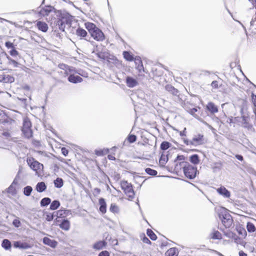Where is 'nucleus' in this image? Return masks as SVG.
Wrapping results in <instances>:
<instances>
[{
	"label": "nucleus",
	"instance_id": "1",
	"mask_svg": "<svg viewBox=\"0 0 256 256\" xmlns=\"http://www.w3.org/2000/svg\"><path fill=\"white\" fill-rule=\"evenodd\" d=\"M57 16L58 17L54 23L58 28L62 32L64 31L66 24L68 22V16L66 14H62L61 12L58 10Z\"/></svg>",
	"mask_w": 256,
	"mask_h": 256
},
{
	"label": "nucleus",
	"instance_id": "2",
	"mask_svg": "<svg viewBox=\"0 0 256 256\" xmlns=\"http://www.w3.org/2000/svg\"><path fill=\"white\" fill-rule=\"evenodd\" d=\"M182 170L185 176L190 178H194L197 174L196 168L190 165L189 163H182Z\"/></svg>",
	"mask_w": 256,
	"mask_h": 256
},
{
	"label": "nucleus",
	"instance_id": "3",
	"mask_svg": "<svg viewBox=\"0 0 256 256\" xmlns=\"http://www.w3.org/2000/svg\"><path fill=\"white\" fill-rule=\"evenodd\" d=\"M44 2V0H43L42 4V5ZM37 14L40 17H44L49 15L50 12H54L56 13H58V11L52 6L50 5L45 6L44 7H42L40 6L37 9Z\"/></svg>",
	"mask_w": 256,
	"mask_h": 256
},
{
	"label": "nucleus",
	"instance_id": "4",
	"mask_svg": "<svg viewBox=\"0 0 256 256\" xmlns=\"http://www.w3.org/2000/svg\"><path fill=\"white\" fill-rule=\"evenodd\" d=\"M27 162L30 168L37 173L40 172L43 170V164L36 160L33 158H28Z\"/></svg>",
	"mask_w": 256,
	"mask_h": 256
},
{
	"label": "nucleus",
	"instance_id": "5",
	"mask_svg": "<svg viewBox=\"0 0 256 256\" xmlns=\"http://www.w3.org/2000/svg\"><path fill=\"white\" fill-rule=\"evenodd\" d=\"M120 185L122 188L124 190L126 194L129 198H132L134 197V193L132 185L126 180L121 182Z\"/></svg>",
	"mask_w": 256,
	"mask_h": 256
},
{
	"label": "nucleus",
	"instance_id": "6",
	"mask_svg": "<svg viewBox=\"0 0 256 256\" xmlns=\"http://www.w3.org/2000/svg\"><path fill=\"white\" fill-rule=\"evenodd\" d=\"M219 216L226 228H230L232 226V217L228 212H222L219 214Z\"/></svg>",
	"mask_w": 256,
	"mask_h": 256
},
{
	"label": "nucleus",
	"instance_id": "7",
	"mask_svg": "<svg viewBox=\"0 0 256 256\" xmlns=\"http://www.w3.org/2000/svg\"><path fill=\"white\" fill-rule=\"evenodd\" d=\"M192 140V145L194 146L203 144L206 142L204 138V136L200 134L195 135Z\"/></svg>",
	"mask_w": 256,
	"mask_h": 256
},
{
	"label": "nucleus",
	"instance_id": "8",
	"mask_svg": "<svg viewBox=\"0 0 256 256\" xmlns=\"http://www.w3.org/2000/svg\"><path fill=\"white\" fill-rule=\"evenodd\" d=\"M92 37L97 41H102L104 39V36L100 30L95 28L90 34Z\"/></svg>",
	"mask_w": 256,
	"mask_h": 256
},
{
	"label": "nucleus",
	"instance_id": "9",
	"mask_svg": "<svg viewBox=\"0 0 256 256\" xmlns=\"http://www.w3.org/2000/svg\"><path fill=\"white\" fill-rule=\"evenodd\" d=\"M42 242L45 244L48 245L52 248H56L58 244L57 242L54 240H51L48 237H44L43 238Z\"/></svg>",
	"mask_w": 256,
	"mask_h": 256
},
{
	"label": "nucleus",
	"instance_id": "10",
	"mask_svg": "<svg viewBox=\"0 0 256 256\" xmlns=\"http://www.w3.org/2000/svg\"><path fill=\"white\" fill-rule=\"evenodd\" d=\"M14 246L16 248H19L20 249L26 250L30 248V244L26 242H15Z\"/></svg>",
	"mask_w": 256,
	"mask_h": 256
},
{
	"label": "nucleus",
	"instance_id": "11",
	"mask_svg": "<svg viewBox=\"0 0 256 256\" xmlns=\"http://www.w3.org/2000/svg\"><path fill=\"white\" fill-rule=\"evenodd\" d=\"M106 244L107 243L104 240L98 241L93 244L92 248L96 250H100L105 247Z\"/></svg>",
	"mask_w": 256,
	"mask_h": 256
},
{
	"label": "nucleus",
	"instance_id": "12",
	"mask_svg": "<svg viewBox=\"0 0 256 256\" xmlns=\"http://www.w3.org/2000/svg\"><path fill=\"white\" fill-rule=\"evenodd\" d=\"M206 108L212 114H214L218 112V107L212 102H209L207 104Z\"/></svg>",
	"mask_w": 256,
	"mask_h": 256
},
{
	"label": "nucleus",
	"instance_id": "13",
	"mask_svg": "<svg viewBox=\"0 0 256 256\" xmlns=\"http://www.w3.org/2000/svg\"><path fill=\"white\" fill-rule=\"evenodd\" d=\"M126 84L128 87L134 88L138 84V82L134 78L128 76L126 78Z\"/></svg>",
	"mask_w": 256,
	"mask_h": 256
},
{
	"label": "nucleus",
	"instance_id": "14",
	"mask_svg": "<svg viewBox=\"0 0 256 256\" xmlns=\"http://www.w3.org/2000/svg\"><path fill=\"white\" fill-rule=\"evenodd\" d=\"M68 80L70 82L76 84L82 82V78L80 76H74L73 74H71L68 78Z\"/></svg>",
	"mask_w": 256,
	"mask_h": 256
},
{
	"label": "nucleus",
	"instance_id": "15",
	"mask_svg": "<svg viewBox=\"0 0 256 256\" xmlns=\"http://www.w3.org/2000/svg\"><path fill=\"white\" fill-rule=\"evenodd\" d=\"M36 26L39 30L42 32H46L48 31V26L45 22L41 21L37 22Z\"/></svg>",
	"mask_w": 256,
	"mask_h": 256
},
{
	"label": "nucleus",
	"instance_id": "16",
	"mask_svg": "<svg viewBox=\"0 0 256 256\" xmlns=\"http://www.w3.org/2000/svg\"><path fill=\"white\" fill-rule=\"evenodd\" d=\"M98 202L100 206V212L102 214H105L106 212V204L105 200L104 198H100Z\"/></svg>",
	"mask_w": 256,
	"mask_h": 256
},
{
	"label": "nucleus",
	"instance_id": "17",
	"mask_svg": "<svg viewBox=\"0 0 256 256\" xmlns=\"http://www.w3.org/2000/svg\"><path fill=\"white\" fill-rule=\"evenodd\" d=\"M218 192L224 196L225 198H229L230 196V192L224 187H220L217 189Z\"/></svg>",
	"mask_w": 256,
	"mask_h": 256
},
{
	"label": "nucleus",
	"instance_id": "18",
	"mask_svg": "<svg viewBox=\"0 0 256 256\" xmlns=\"http://www.w3.org/2000/svg\"><path fill=\"white\" fill-rule=\"evenodd\" d=\"M166 90L168 92H170L171 94H172L174 96H178V90L175 88L173 86L170 84H167L165 86Z\"/></svg>",
	"mask_w": 256,
	"mask_h": 256
},
{
	"label": "nucleus",
	"instance_id": "19",
	"mask_svg": "<svg viewBox=\"0 0 256 256\" xmlns=\"http://www.w3.org/2000/svg\"><path fill=\"white\" fill-rule=\"evenodd\" d=\"M76 34L81 38H85V40H88L86 38L87 36V32L82 28H79L76 30Z\"/></svg>",
	"mask_w": 256,
	"mask_h": 256
},
{
	"label": "nucleus",
	"instance_id": "20",
	"mask_svg": "<svg viewBox=\"0 0 256 256\" xmlns=\"http://www.w3.org/2000/svg\"><path fill=\"white\" fill-rule=\"evenodd\" d=\"M46 188V186L44 182H38L36 186V190L39 192H42Z\"/></svg>",
	"mask_w": 256,
	"mask_h": 256
},
{
	"label": "nucleus",
	"instance_id": "21",
	"mask_svg": "<svg viewBox=\"0 0 256 256\" xmlns=\"http://www.w3.org/2000/svg\"><path fill=\"white\" fill-rule=\"evenodd\" d=\"M60 228L65 230H68L70 228V222L67 220H64L60 225Z\"/></svg>",
	"mask_w": 256,
	"mask_h": 256
},
{
	"label": "nucleus",
	"instance_id": "22",
	"mask_svg": "<svg viewBox=\"0 0 256 256\" xmlns=\"http://www.w3.org/2000/svg\"><path fill=\"white\" fill-rule=\"evenodd\" d=\"M2 246L6 250H9L12 247L11 242L8 240L4 239L2 242Z\"/></svg>",
	"mask_w": 256,
	"mask_h": 256
},
{
	"label": "nucleus",
	"instance_id": "23",
	"mask_svg": "<svg viewBox=\"0 0 256 256\" xmlns=\"http://www.w3.org/2000/svg\"><path fill=\"white\" fill-rule=\"evenodd\" d=\"M4 56H6V58L8 60V64H10L13 65L14 68H17L18 66V63L15 60H12L8 55L6 52L4 53Z\"/></svg>",
	"mask_w": 256,
	"mask_h": 256
},
{
	"label": "nucleus",
	"instance_id": "24",
	"mask_svg": "<svg viewBox=\"0 0 256 256\" xmlns=\"http://www.w3.org/2000/svg\"><path fill=\"white\" fill-rule=\"evenodd\" d=\"M176 252L177 250L176 248H170L166 252L165 256H177Z\"/></svg>",
	"mask_w": 256,
	"mask_h": 256
},
{
	"label": "nucleus",
	"instance_id": "25",
	"mask_svg": "<svg viewBox=\"0 0 256 256\" xmlns=\"http://www.w3.org/2000/svg\"><path fill=\"white\" fill-rule=\"evenodd\" d=\"M3 82L4 83H12L14 82V78L10 75L7 74V75H4L3 78Z\"/></svg>",
	"mask_w": 256,
	"mask_h": 256
},
{
	"label": "nucleus",
	"instance_id": "26",
	"mask_svg": "<svg viewBox=\"0 0 256 256\" xmlns=\"http://www.w3.org/2000/svg\"><path fill=\"white\" fill-rule=\"evenodd\" d=\"M85 26L86 28L88 30L90 34L92 32L95 30V28H97L96 25L90 22H86L85 24Z\"/></svg>",
	"mask_w": 256,
	"mask_h": 256
},
{
	"label": "nucleus",
	"instance_id": "27",
	"mask_svg": "<svg viewBox=\"0 0 256 256\" xmlns=\"http://www.w3.org/2000/svg\"><path fill=\"white\" fill-rule=\"evenodd\" d=\"M22 131L25 136L27 138H31L32 136V132L30 128H22Z\"/></svg>",
	"mask_w": 256,
	"mask_h": 256
},
{
	"label": "nucleus",
	"instance_id": "28",
	"mask_svg": "<svg viewBox=\"0 0 256 256\" xmlns=\"http://www.w3.org/2000/svg\"><path fill=\"white\" fill-rule=\"evenodd\" d=\"M54 184L56 188H60L63 186L64 184L62 179L58 178L56 180H54Z\"/></svg>",
	"mask_w": 256,
	"mask_h": 256
},
{
	"label": "nucleus",
	"instance_id": "29",
	"mask_svg": "<svg viewBox=\"0 0 256 256\" xmlns=\"http://www.w3.org/2000/svg\"><path fill=\"white\" fill-rule=\"evenodd\" d=\"M190 161L194 164H198L200 162L199 157L198 154H193L190 157Z\"/></svg>",
	"mask_w": 256,
	"mask_h": 256
},
{
	"label": "nucleus",
	"instance_id": "30",
	"mask_svg": "<svg viewBox=\"0 0 256 256\" xmlns=\"http://www.w3.org/2000/svg\"><path fill=\"white\" fill-rule=\"evenodd\" d=\"M146 234L152 240H156V236L150 229L147 230Z\"/></svg>",
	"mask_w": 256,
	"mask_h": 256
},
{
	"label": "nucleus",
	"instance_id": "31",
	"mask_svg": "<svg viewBox=\"0 0 256 256\" xmlns=\"http://www.w3.org/2000/svg\"><path fill=\"white\" fill-rule=\"evenodd\" d=\"M60 206V202L59 201L55 200H54L50 204V209L51 210H55L57 209Z\"/></svg>",
	"mask_w": 256,
	"mask_h": 256
},
{
	"label": "nucleus",
	"instance_id": "32",
	"mask_svg": "<svg viewBox=\"0 0 256 256\" xmlns=\"http://www.w3.org/2000/svg\"><path fill=\"white\" fill-rule=\"evenodd\" d=\"M210 238L212 239H221L222 234L218 231H215L210 234Z\"/></svg>",
	"mask_w": 256,
	"mask_h": 256
},
{
	"label": "nucleus",
	"instance_id": "33",
	"mask_svg": "<svg viewBox=\"0 0 256 256\" xmlns=\"http://www.w3.org/2000/svg\"><path fill=\"white\" fill-rule=\"evenodd\" d=\"M242 118L243 126L244 128H248L250 127V124L248 123L249 118L244 116H242Z\"/></svg>",
	"mask_w": 256,
	"mask_h": 256
},
{
	"label": "nucleus",
	"instance_id": "34",
	"mask_svg": "<svg viewBox=\"0 0 256 256\" xmlns=\"http://www.w3.org/2000/svg\"><path fill=\"white\" fill-rule=\"evenodd\" d=\"M123 56L124 58L130 62L134 60V58L132 55L130 54V53L126 51H124L123 52Z\"/></svg>",
	"mask_w": 256,
	"mask_h": 256
},
{
	"label": "nucleus",
	"instance_id": "35",
	"mask_svg": "<svg viewBox=\"0 0 256 256\" xmlns=\"http://www.w3.org/2000/svg\"><path fill=\"white\" fill-rule=\"evenodd\" d=\"M51 200L49 198H44L40 201V206H46L50 203Z\"/></svg>",
	"mask_w": 256,
	"mask_h": 256
},
{
	"label": "nucleus",
	"instance_id": "36",
	"mask_svg": "<svg viewBox=\"0 0 256 256\" xmlns=\"http://www.w3.org/2000/svg\"><path fill=\"white\" fill-rule=\"evenodd\" d=\"M168 160V158L167 155L162 154L160 159V164L162 166H164L166 162Z\"/></svg>",
	"mask_w": 256,
	"mask_h": 256
},
{
	"label": "nucleus",
	"instance_id": "37",
	"mask_svg": "<svg viewBox=\"0 0 256 256\" xmlns=\"http://www.w3.org/2000/svg\"><path fill=\"white\" fill-rule=\"evenodd\" d=\"M32 190V188L30 186H26L24 189V194L26 196H30Z\"/></svg>",
	"mask_w": 256,
	"mask_h": 256
},
{
	"label": "nucleus",
	"instance_id": "38",
	"mask_svg": "<svg viewBox=\"0 0 256 256\" xmlns=\"http://www.w3.org/2000/svg\"><path fill=\"white\" fill-rule=\"evenodd\" d=\"M246 228L250 232H254L256 230L254 224L250 222L247 223Z\"/></svg>",
	"mask_w": 256,
	"mask_h": 256
},
{
	"label": "nucleus",
	"instance_id": "39",
	"mask_svg": "<svg viewBox=\"0 0 256 256\" xmlns=\"http://www.w3.org/2000/svg\"><path fill=\"white\" fill-rule=\"evenodd\" d=\"M110 210L113 213H118L119 211L118 207L115 204H112L110 208Z\"/></svg>",
	"mask_w": 256,
	"mask_h": 256
},
{
	"label": "nucleus",
	"instance_id": "40",
	"mask_svg": "<svg viewBox=\"0 0 256 256\" xmlns=\"http://www.w3.org/2000/svg\"><path fill=\"white\" fill-rule=\"evenodd\" d=\"M145 172L148 174L152 176H155L158 174L156 170H152V169L150 168H146Z\"/></svg>",
	"mask_w": 256,
	"mask_h": 256
},
{
	"label": "nucleus",
	"instance_id": "41",
	"mask_svg": "<svg viewBox=\"0 0 256 256\" xmlns=\"http://www.w3.org/2000/svg\"><path fill=\"white\" fill-rule=\"evenodd\" d=\"M0 116L2 118H4V119H0V122L2 123V124H4V123H8L10 122V118H9L7 116L5 115L4 114H0Z\"/></svg>",
	"mask_w": 256,
	"mask_h": 256
},
{
	"label": "nucleus",
	"instance_id": "42",
	"mask_svg": "<svg viewBox=\"0 0 256 256\" xmlns=\"http://www.w3.org/2000/svg\"><path fill=\"white\" fill-rule=\"evenodd\" d=\"M54 215V214H52V213L48 212H46L44 214V216L48 222H50L53 220Z\"/></svg>",
	"mask_w": 256,
	"mask_h": 256
},
{
	"label": "nucleus",
	"instance_id": "43",
	"mask_svg": "<svg viewBox=\"0 0 256 256\" xmlns=\"http://www.w3.org/2000/svg\"><path fill=\"white\" fill-rule=\"evenodd\" d=\"M170 144L168 142H164L160 144V148L162 150H166L170 148Z\"/></svg>",
	"mask_w": 256,
	"mask_h": 256
},
{
	"label": "nucleus",
	"instance_id": "44",
	"mask_svg": "<svg viewBox=\"0 0 256 256\" xmlns=\"http://www.w3.org/2000/svg\"><path fill=\"white\" fill-rule=\"evenodd\" d=\"M30 127H31L30 122L28 119H25L24 120L22 128H30Z\"/></svg>",
	"mask_w": 256,
	"mask_h": 256
},
{
	"label": "nucleus",
	"instance_id": "45",
	"mask_svg": "<svg viewBox=\"0 0 256 256\" xmlns=\"http://www.w3.org/2000/svg\"><path fill=\"white\" fill-rule=\"evenodd\" d=\"M58 68L60 69L65 70L66 72H67V70H70V66L66 64H58Z\"/></svg>",
	"mask_w": 256,
	"mask_h": 256
},
{
	"label": "nucleus",
	"instance_id": "46",
	"mask_svg": "<svg viewBox=\"0 0 256 256\" xmlns=\"http://www.w3.org/2000/svg\"><path fill=\"white\" fill-rule=\"evenodd\" d=\"M136 68L138 70L140 73L144 72V68L142 60H138V64L136 66Z\"/></svg>",
	"mask_w": 256,
	"mask_h": 256
},
{
	"label": "nucleus",
	"instance_id": "47",
	"mask_svg": "<svg viewBox=\"0 0 256 256\" xmlns=\"http://www.w3.org/2000/svg\"><path fill=\"white\" fill-rule=\"evenodd\" d=\"M128 140L130 143L134 142L136 140V136L134 134L130 135L128 138Z\"/></svg>",
	"mask_w": 256,
	"mask_h": 256
},
{
	"label": "nucleus",
	"instance_id": "48",
	"mask_svg": "<svg viewBox=\"0 0 256 256\" xmlns=\"http://www.w3.org/2000/svg\"><path fill=\"white\" fill-rule=\"evenodd\" d=\"M182 163H188V162H184V161L180 162H177L175 165V170H181V168H182Z\"/></svg>",
	"mask_w": 256,
	"mask_h": 256
},
{
	"label": "nucleus",
	"instance_id": "49",
	"mask_svg": "<svg viewBox=\"0 0 256 256\" xmlns=\"http://www.w3.org/2000/svg\"><path fill=\"white\" fill-rule=\"evenodd\" d=\"M8 193L14 194L16 193V188L12 184H11L8 188Z\"/></svg>",
	"mask_w": 256,
	"mask_h": 256
},
{
	"label": "nucleus",
	"instance_id": "50",
	"mask_svg": "<svg viewBox=\"0 0 256 256\" xmlns=\"http://www.w3.org/2000/svg\"><path fill=\"white\" fill-rule=\"evenodd\" d=\"M66 210H59L57 212H56V217L60 218L64 216V214H65Z\"/></svg>",
	"mask_w": 256,
	"mask_h": 256
},
{
	"label": "nucleus",
	"instance_id": "51",
	"mask_svg": "<svg viewBox=\"0 0 256 256\" xmlns=\"http://www.w3.org/2000/svg\"><path fill=\"white\" fill-rule=\"evenodd\" d=\"M10 54L12 56H16L18 54V52L14 48L10 51Z\"/></svg>",
	"mask_w": 256,
	"mask_h": 256
},
{
	"label": "nucleus",
	"instance_id": "52",
	"mask_svg": "<svg viewBox=\"0 0 256 256\" xmlns=\"http://www.w3.org/2000/svg\"><path fill=\"white\" fill-rule=\"evenodd\" d=\"M5 46L8 48H14V44L10 42H6L5 43Z\"/></svg>",
	"mask_w": 256,
	"mask_h": 256
},
{
	"label": "nucleus",
	"instance_id": "53",
	"mask_svg": "<svg viewBox=\"0 0 256 256\" xmlns=\"http://www.w3.org/2000/svg\"><path fill=\"white\" fill-rule=\"evenodd\" d=\"M142 240L143 242H144V243L148 244H151V242L150 241V240L147 237H146L144 235V238H142Z\"/></svg>",
	"mask_w": 256,
	"mask_h": 256
},
{
	"label": "nucleus",
	"instance_id": "54",
	"mask_svg": "<svg viewBox=\"0 0 256 256\" xmlns=\"http://www.w3.org/2000/svg\"><path fill=\"white\" fill-rule=\"evenodd\" d=\"M98 256H110V254L108 251L104 250L100 252Z\"/></svg>",
	"mask_w": 256,
	"mask_h": 256
},
{
	"label": "nucleus",
	"instance_id": "55",
	"mask_svg": "<svg viewBox=\"0 0 256 256\" xmlns=\"http://www.w3.org/2000/svg\"><path fill=\"white\" fill-rule=\"evenodd\" d=\"M184 156H178L174 160V162H176L178 160L184 161Z\"/></svg>",
	"mask_w": 256,
	"mask_h": 256
},
{
	"label": "nucleus",
	"instance_id": "56",
	"mask_svg": "<svg viewBox=\"0 0 256 256\" xmlns=\"http://www.w3.org/2000/svg\"><path fill=\"white\" fill-rule=\"evenodd\" d=\"M62 154L66 156L68 153V150L66 148H62L61 150Z\"/></svg>",
	"mask_w": 256,
	"mask_h": 256
},
{
	"label": "nucleus",
	"instance_id": "57",
	"mask_svg": "<svg viewBox=\"0 0 256 256\" xmlns=\"http://www.w3.org/2000/svg\"><path fill=\"white\" fill-rule=\"evenodd\" d=\"M211 86L214 88H218V82L216 80L213 81L211 84Z\"/></svg>",
	"mask_w": 256,
	"mask_h": 256
},
{
	"label": "nucleus",
	"instance_id": "58",
	"mask_svg": "<svg viewBox=\"0 0 256 256\" xmlns=\"http://www.w3.org/2000/svg\"><path fill=\"white\" fill-rule=\"evenodd\" d=\"M12 223L16 227H18L20 225V220L16 219L14 220Z\"/></svg>",
	"mask_w": 256,
	"mask_h": 256
},
{
	"label": "nucleus",
	"instance_id": "59",
	"mask_svg": "<svg viewBox=\"0 0 256 256\" xmlns=\"http://www.w3.org/2000/svg\"><path fill=\"white\" fill-rule=\"evenodd\" d=\"M252 102L254 104V106L256 107V95H254V94H252Z\"/></svg>",
	"mask_w": 256,
	"mask_h": 256
},
{
	"label": "nucleus",
	"instance_id": "60",
	"mask_svg": "<svg viewBox=\"0 0 256 256\" xmlns=\"http://www.w3.org/2000/svg\"><path fill=\"white\" fill-rule=\"evenodd\" d=\"M184 142L187 146L192 145V140H189L187 139H184Z\"/></svg>",
	"mask_w": 256,
	"mask_h": 256
},
{
	"label": "nucleus",
	"instance_id": "61",
	"mask_svg": "<svg viewBox=\"0 0 256 256\" xmlns=\"http://www.w3.org/2000/svg\"><path fill=\"white\" fill-rule=\"evenodd\" d=\"M197 111H198V110L196 108H193L190 110V113L191 114L194 115Z\"/></svg>",
	"mask_w": 256,
	"mask_h": 256
},
{
	"label": "nucleus",
	"instance_id": "62",
	"mask_svg": "<svg viewBox=\"0 0 256 256\" xmlns=\"http://www.w3.org/2000/svg\"><path fill=\"white\" fill-rule=\"evenodd\" d=\"M235 156L239 160L242 161L244 160L243 156L242 155L236 154Z\"/></svg>",
	"mask_w": 256,
	"mask_h": 256
},
{
	"label": "nucleus",
	"instance_id": "63",
	"mask_svg": "<svg viewBox=\"0 0 256 256\" xmlns=\"http://www.w3.org/2000/svg\"><path fill=\"white\" fill-rule=\"evenodd\" d=\"M204 124H206L208 128H210V130H212V131H214L215 130V129L214 128H213L212 126L208 124L207 122H204Z\"/></svg>",
	"mask_w": 256,
	"mask_h": 256
},
{
	"label": "nucleus",
	"instance_id": "64",
	"mask_svg": "<svg viewBox=\"0 0 256 256\" xmlns=\"http://www.w3.org/2000/svg\"><path fill=\"white\" fill-rule=\"evenodd\" d=\"M240 256H248L247 254L244 253L243 251L241 250L239 252Z\"/></svg>",
	"mask_w": 256,
	"mask_h": 256
}]
</instances>
